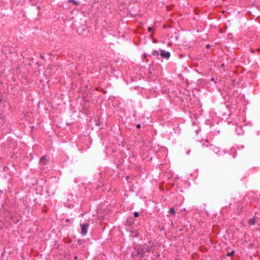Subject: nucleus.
Masks as SVG:
<instances>
[{"mask_svg": "<svg viewBox=\"0 0 260 260\" xmlns=\"http://www.w3.org/2000/svg\"><path fill=\"white\" fill-rule=\"evenodd\" d=\"M202 146L204 147H207L209 148V149L211 151L215 153V154L218 155H221L223 154L222 152H220V148L219 147H217L214 145H208V142L207 141H205L203 143Z\"/></svg>", "mask_w": 260, "mask_h": 260, "instance_id": "f257e3e1", "label": "nucleus"}, {"mask_svg": "<svg viewBox=\"0 0 260 260\" xmlns=\"http://www.w3.org/2000/svg\"><path fill=\"white\" fill-rule=\"evenodd\" d=\"M150 247L149 246H144L142 248H138L137 249V253L135 254L136 256H138L140 257L144 256L145 253L148 252L150 250Z\"/></svg>", "mask_w": 260, "mask_h": 260, "instance_id": "f03ea898", "label": "nucleus"}, {"mask_svg": "<svg viewBox=\"0 0 260 260\" xmlns=\"http://www.w3.org/2000/svg\"><path fill=\"white\" fill-rule=\"evenodd\" d=\"M89 225L88 223H83L82 224H80L81 234L83 236H85L87 234Z\"/></svg>", "mask_w": 260, "mask_h": 260, "instance_id": "7ed1b4c3", "label": "nucleus"}, {"mask_svg": "<svg viewBox=\"0 0 260 260\" xmlns=\"http://www.w3.org/2000/svg\"><path fill=\"white\" fill-rule=\"evenodd\" d=\"M160 55L162 58L168 59L170 58L171 56V54L168 51H166L165 50H160Z\"/></svg>", "mask_w": 260, "mask_h": 260, "instance_id": "20e7f679", "label": "nucleus"}, {"mask_svg": "<svg viewBox=\"0 0 260 260\" xmlns=\"http://www.w3.org/2000/svg\"><path fill=\"white\" fill-rule=\"evenodd\" d=\"M49 161V159L46 157V155L42 156L40 160V164L41 165H46Z\"/></svg>", "mask_w": 260, "mask_h": 260, "instance_id": "39448f33", "label": "nucleus"}, {"mask_svg": "<svg viewBox=\"0 0 260 260\" xmlns=\"http://www.w3.org/2000/svg\"><path fill=\"white\" fill-rule=\"evenodd\" d=\"M151 54L153 56L157 57L159 56V52L157 50H153L152 51Z\"/></svg>", "mask_w": 260, "mask_h": 260, "instance_id": "423d86ee", "label": "nucleus"}, {"mask_svg": "<svg viewBox=\"0 0 260 260\" xmlns=\"http://www.w3.org/2000/svg\"><path fill=\"white\" fill-rule=\"evenodd\" d=\"M255 222V220L254 218H251L249 220V223L251 225H254Z\"/></svg>", "mask_w": 260, "mask_h": 260, "instance_id": "0eeeda50", "label": "nucleus"}, {"mask_svg": "<svg viewBox=\"0 0 260 260\" xmlns=\"http://www.w3.org/2000/svg\"><path fill=\"white\" fill-rule=\"evenodd\" d=\"M169 213L174 215L175 214V211L174 209L173 208H170V209L169 210Z\"/></svg>", "mask_w": 260, "mask_h": 260, "instance_id": "6e6552de", "label": "nucleus"}, {"mask_svg": "<svg viewBox=\"0 0 260 260\" xmlns=\"http://www.w3.org/2000/svg\"><path fill=\"white\" fill-rule=\"evenodd\" d=\"M235 253V251L234 250H233L231 252H228L226 255L229 256H232L233 255H234V254Z\"/></svg>", "mask_w": 260, "mask_h": 260, "instance_id": "1a4fd4ad", "label": "nucleus"}, {"mask_svg": "<svg viewBox=\"0 0 260 260\" xmlns=\"http://www.w3.org/2000/svg\"><path fill=\"white\" fill-rule=\"evenodd\" d=\"M69 2L73 3L76 5H78V2L77 1H76L75 0H69Z\"/></svg>", "mask_w": 260, "mask_h": 260, "instance_id": "9d476101", "label": "nucleus"}, {"mask_svg": "<svg viewBox=\"0 0 260 260\" xmlns=\"http://www.w3.org/2000/svg\"><path fill=\"white\" fill-rule=\"evenodd\" d=\"M134 216L135 217H138L139 216V214L137 212H135L134 213Z\"/></svg>", "mask_w": 260, "mask_h": 260, "instance_id": "9b49d317", "label": "nucleus"}, {"mask_svg": "<svg viewBox=\"0 0 260 260\" xmlns=\"http://www.w3.org/2000/svg\"><path fill=\"white\" fill-rule=\"evenodd\" d=\"M148 30L149 32H151V31L153 32V28L152 27H148Z\"/></svg>", "mask_w": 260, "mask_h": 260, "instance_id": "f8f14e48", "label": "nucleus"}, {"mask_svg": "<svg viewBox=\"0 0 260 260\" xmlns=\"http://www.w3.org/2000/svg\"><path fill=\"white\" fill-rule=\"evenodd\" d=\"M211 81H212V82H214V83H216V82L215 81V79L214 78H212L211 79Z\"/></svg>", "mask_w": 260, "mask_h": 260, "instance_id": "ddd939ff", "label": "nucleus"}, {"mask_svg": "<svg viewBox=\"0 0 260 260\" xmlns=\"http://www.w3.org/2000/svg\"><path fill=\"white\" fill-rule=\"evenodd\" d=\"M140 126H141V125L140 124H138L137 125V127H138V128H140Z\"/></svg>", "mask_w": 260, "mask_h": 260, "instance_id": "4468645a", "label": "nucleus"}, {"mask_svg": "<svg viewBox=\"0 0 260 260\" xmlns=\"http://www.w3.org/2000/svg\"><path fill=\"white\" fill-rule=\"evenodd\" d=\"M206 47H207V48H210V45H209V44H207V45H206Z\"/></svg>", "mask_w": 260, "mask_h": 260, "instance_id": "2eb2a0df", "label": "nucleus"}, {"mask_svg": "<svg viewBox=\"0 0 260 260\" xmlns=\"http://www.w3.org/2000/svg\"><path fill=\"white\" fill-rule=\"evenodd\" d=\"M74 258H75V259H77V256H75V257H74Z\"/></svg>", "mask_w": 260, "mask_h": 260, "instance_id": "dca6fc26", "label": "nucleus"}, {"mask_svg": "<svg viewBox=\"0 0 260 260\" xmlns=\"http://www.w3.org/2000/svg\"><path fill=\"white\" fill-rule=\"evenodd\" d=\"M222 152L223 154V153H225V152H223V151H222Z\"/></svg>", "mask_w": 260, "mask_h": 260, "instance_id": "f3484780", "label": "nucleus"}]
</instances>
